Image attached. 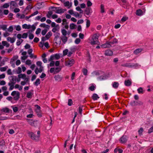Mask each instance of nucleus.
I'll return each mask as SVG.
<instances>
[{"label": "nucleus", "mask_w": 153, "mask_h": 153, "mask_svg": "<svg viewBox=\"0 0 153 153\" xmlns=\"http://www.w3.org/2000/svg\"><path fill=\"white\" fill-rule=\"evenodd\" d=\"M153 132V126H152L148 130V133H150Z\"/></svg>", "instance_id": "64"}, {"label": "nucleus", "mask_w": 153, "mask_h": 153, "mask_svg": "<svg viewBox=\"0 0 153 153\" xmlns=\"http://www.w3.org/2000/svg\"><path fill=\"white\" fill-rule=\"evenodd\" d=\"M7 67V66H6L4 67H1L0 68V71L1 72L5 71L6 70Z\"/></svg>", "instance_id": "41"}, {"label": "nucleus", "mask_w": 153, "mask_h": 153, "mask_svg": "<svg viewBox=\"0 0 153 153\" xmlns=\"http://www.w3.org/2000/svg\"><path fill=\"white\" fill-rule=\"evenodd\" d=\"M11 107L13 108V111L14 112H16L18 111V108L17 107L13 106H12Z\"/></svg>", "instance_id": "42"}, {"label": "nucleus", "mask_w": 153, "mask_h": 153, "mask_svg": "<svg viewBox=\"0 0 153 153\" xmlns=\"http://www.w3.org/2000/svg\"><path fill=\"white\" fill-rule=\"evenodd\" d=\"M83 107V106H80L79 108V112L81 114L82 113Z\"/></svg>", "instance_id": "46"}, {"label": "nucleus", "mask_w": 153, "mask_h": 153, "mask_svg": "<svg viewBox=\"0 0 153 153\" xmlns=\"http://www.w3.org/2000/svg\"><path fill=\"white\" fill-rule=\"evenodd\" d=\"M2 43L3 46H6L7 48H8L9 47L10 44L8 43L6 41H3L2 42Z\"/></svg>", "instance_id": "31"}, {"label": "nucleus", "mask_w": 153, "mask_h": 153, "mask_svg": "<svg viewBox=\"0 0 153 153\" xmlns=\"http://www.w3.org/2000/svg\"><path fill=\"white\" fill-rule=\"evenodd\" d=\"M7 28V25H1V29H2L3 30H5Z\"/></svg>", "instance_id": "50"}, {"label": "nucleus", "mask_w": 153, "mask_h": 153, "mask_svg": "<svg viewBox=\"0 0 153 153\" xmlns=\"http://www.w3.org/2000/svg\"><path fill=\"white\" fill-rule=\"evenodd\" d=\"M61 70V68L59 67H56L55 69V71L54 72V74H56L58 73Z\"/></svg>", "instance_id": "38"}, {"label": "nucleus", "mask_w": 153, "mask_h": 153, "mask_svg": "<svg viewBox=\"0 0 153 153\" xmlns=\"http://www.w3.org/2000/svg\"><path fill=\"white\" fill-rule=\"evenodd\" d=\"M26 120L27 122L32 126L36 127L38 126V121L37 120L27 119Z\"/></svg>", "instance_id": "4"}, {"label": "nucleus", "mask_w": 153, "mask_h": 153, "mask_svg": "<svg viewBox=\"0 0 153 153\" xmlns=\"http://www.w3.org/2000/svg\"><path fill=\"white\" fill-rule=\"evenodd\" d=\"M143 49L142 48H140L136 49L134 51V53L135 55H137L142 51Z\"/></svg>", "instance_id": "13"}, {"label": "nucleus", "mask_w": 153, "mask_h": 153, "mask_svg": "<svg viewBox=\"0 0 153 153\" xmlns=\"http://www.w3.org/2000/svg\"><path fill=\"white\" fill-rule=\"evenodd\" d=\"M1 111L5 113H8L9 111V110L7 108H3L1 110Z\"/></svg>", "instance_id": "45"}, {"label": "nucleus", "mask_w": 153, "mask_h": 153, "mask_svg": "<svg viewBox=\"0 0 153 153\" xmlns=\"http://www.w3.org/2000/svg\"><path fill=\"white\" fill-rule=\"evenodd\" d=\"M60 34L58 32H56L54 34L55 37L54 38H59Z\"/></svg>", "instance_id": "47"}, {"label": "nucleus", "mask_w": 153, "mask_h": 153, "mask_svg": "<svg viewBox=\"0 0 153 153\" xmlns=\"http://www.w3.org/2000/svg\"><path fill=\"white\" fill-rule=\"evenodd\" d=\"M85 13L88 16L90 15L91 13L92 12V10L90 7H87L85 10Z\"/></svg>", "instance_id": "10"}, {"label": "nucleus", "mask_w": 153, "mask_h": 153, "mask_svg": "<svg viewBox=\"0 0 153 153\" xmlns=\"http://www.w3.org/2000/svg\"><path fill=\"white\" fill-rule=\"evenodd\" d=\"M51 8L52 9L55 8L56 9V13H63L66 10L65 9H58V8L57 7H55L53 6L51 7Z\"/></svg>", "instance_id": "5"}, {"label": "nucleus", "mask_w": 153, "mask_h": 153, "mask_svg": "<svg viewBox=\"0 0 153 153\" xmlns=\"http://www.w3.org/2000/svg\"><path fill=\"white\" fill-rule=\"evenodd\" d=\"M34 84L35 85L37 86L40 84V79L39 78L37 79Z\"/></svg>", "instance_id": "35"}, {"label": "nucleus", "mask_w": 153, "mask_h": 153, "mask_svg": "<svg viewBox=\"0 0 153 153\" xmlns=\"http://www.w3.org/2000/svg\"><path fill=\"white\" fill-rule=\"evenodd\" d=\"M28 134L29 136L30 137V138L36 141L39 140L36 139V138L37 137V136H36V135L33 132H29L28 133Z\"/></svg>", "instance_id": "6"}, {"label": "nucleus", "mask_w": 153, "mask_h": 153, "mask_svg": "<svg viewBox=\"0 0 153 153\" xmlns=\"http://www.w3.org/2000/svg\"><path fill=\"white\" fill-rule=\"evenodd\" d=\"M54 58L56 59H58L60 58V56L59 54H56L54 55Z\"/></svg>", "instance_id": "52"}, {"label": "nucleus", "mask_w": 153, "mask_h": 153, "mask_svg": "<svg viewBox=\"0 0 153 153\" xmlns=\"http://www.w3.org/2000/svg\"><path fill=\"white\" fill-rule=\"evenodd\" d=\"M13 29V26H10L9 28L7 30V31L10 32H12Z\"/></svg>", "instance_id": "51"}, {"label": "nucleus", "mask_w": 153, "mask_h": 153, "mask_svg": "<svg viewBox=\"0 0 153 153\" xmlns=\"http://www.w3.org/2000/svg\"><path fill=\"white\" fill-rule=\"evenodd\" d=\"M99 43L98 36L96 34H94L92 37L90 42L91 44L92 45H94L98 44Z\"/></svg>", "instance_id": "2"}, {"label": "nucleus", "mask_w": 153, "mask_h": 153, "mask_svg": "<svg viewBox=\"0 0 153 153\" xmlns=\"http://www.w3.org/2000/svg\"><path fill=\"white\" fill-rule=\"evenodd\" d=\"M106 78V76H101L97 78L98 79L100 80H105Z\"/></svg>", "instance_id": "36"}, {"label": "nucleus", "mask_w": 153, "mask_h": 153, "mask_svg": "<svg viewBox=\"0 0 153 153\" xmlns=\"http://www.w3.org/2000/svg\"><path fill=\"white\" fill-rule=\"evenodd\" d=\"M61 32L63 36H66L67 34V31L64 29L61 30Z\"/></svg>", "instance_id": "39"}, {"label": "nucleus", "mask_w": 153, "mask_h": 153, "mask_svg": "<svg viewBox=\"0 0 153 153\" xmlns=\"http://www.w3.org/2000/svg\"><path fill=\"white\" fill-rule=\"evenodd\" d=\"M7 74L8 75H12L13 74L11 71V69H9L7 71Z\"/></svg>", "instance_id": "58"}, {"label": "nucleus", "mask_w": 153, "mask_h": 153, "mask_svg": "<svg viewBox=\"0 0 153 153\" xmlns=\"http://www.w3.org/2000/svg\"><path fill=\"white\" fill-rule=\"evenodd\" d=\"M35 111L36 113L37 114L38 117H42V115L40 110H35Z\"/></svg>", "instance_id": "30"}, {"label": "nucleus", "mask_w": 153, "mask_h": 153, "mask_svg": "<svg viewBox=\"0 0 153 153\" xmlns=\"http://www.w3.org/2000/svg\"><path fill=\"white\" fill-rule=\"evenodd\" d=\"M90 22L89 20L87 19L86 20V27L88 28L90 26Z\"/></svg>", "instance_id": "53"}, {"label": "nucleus", "mask_w": 153, "mask_h": 153, "mask_svg": "<svg viewBox=\"0 0 153 153\" xmlns=\"http://www.w3.org/2000/svg\"><path fill=\"white\" fill-rule=\"evenodd\" d=\"M101 46L102 48H110L111 45L110 42H107L106 43L102 45Z\"/></svg>", "instance_id": "11"}, {"label": "nucleus", "mask_w": 153, "mask_h": 153, "mask_svg": "<svg viewBox=\"0 0 153 153\" xmlns=\"http://www.w3.org/2000/svg\"><path fill=\"white\" fill-rule=\"evenodd\" d=\"M47 29H45L42 31V35L44 36L46 34L48 31V30Z\"/></svg>", "instance_id": "54"}, {"label": "nucleus", "mask_w": 153, "mask_h": 153, "mask_svg": "<svg viewBox=\"0 0 153 153\" xmlns=\"http://www.w3.org/2000/svg\"><path fill=\"white\" fill-rule=\"evenodd\" d=\"M32 8V6L31 5L29 4L28 5L26 8L25 10H29L31 9Z\"/></svg>", "instance_id": "62"}, {"label": "nucleus", "mask_w": 153, "mask_h": 153, "mask_svg": "<svg viewBox=\"0 0 153 153\" xmlns=\"http://www.w3.org/2000/svg\"><path fill=\"white\" fill-rule=\"evenodd\" d=\"M137 91L138 93L139 94H143L144 92L143 90V88L142 87H140L138 88Z\"/></svg>", "instance_id": "29"}, {"label": "nucleus", "mask_w": 153, "mask_h": 153, "mask_svg": "<svg viewBox=\"0 0 153 153\" xmlns=\"http://www.w3.org/2000/svg\"><path fill=\"white\" fill-rule=\"evenodd\" d=\"M117 39L116 38H114L113 42H110V43H111L112 44H114V43H117Z\"/></svg>", "instance_id": "56"}, {"label": "nucleus", "mask_w": 153, "mask_h": 153, "mask_svg": "<svg viewBox=\"0 0 153 153\" xmlns=\"http://www.w3.org/2000/svg\"><path fill=\"white\" fill-rule=\"evenodd\" d=\"M12 96L13 97V99L16 101H17L20 98V93L16 91H13L11 94Z\"/></svg>", "instance_id": "3"}, {"label": "nucleus", "mask_w": 153, "mask_h": 153, "mask_svg": "<svg viewBox=\"0 0 153 153\" xmlns=\"http://www.w3.org/2000/svg\"><path fill=\"white\" fill-rule=\"evenodd\" d=\"M64 4L65 7H68V8H70V7L71 6V5H70V2L68 1L64 2Z\"/></svg>", "instance_id": "23"}, {"label": "nucleus", "mask_w": 153, "mask_h": 153, "mask_svg": "<svg viewBox=\"0 0 153 153\" xmlns=\"http://www.w3.org/2000/svg\"><path fill=\"white\" fill-rule=\"evenodd\" d=\"M11 79L10 80V82L15 84L16 83V76H11Z\"/></svg>", "instance_id": "17"}, {"label": "nucleus", "mask_w": 153, "mask_h": 153, "mask_svg": "<svg viewBox=\"0 0 153 153\" xmlns=\"http://www.w3.org/2000/svg\"><path fill=\"white\" fill-rule=\"evenodd\" d=\"M143 131V129L142 128H140L138 131L139 134L140 136L142 135V133Z\"/></svg>", "instance_id": "37"}, {"label": "nucleus", "mask_w": 153, "mask_h": 153, "mask_svg": "<svg viewBox=\"0 0 153 153\" xmlns=\"http://www.w3.org/2000/svg\"><path fill=\"white\" fill-rule=\"evenodd\" d=\"M68 49H66L63 51V55L64 56H65L67 54L68 52Z\"/></svg>", "instance_id": "57"}, {"label": "nucleus", "mask_w": 153, "mask_h": 153, "mask_svg": "<svg viewBox=\"0 0 153 153\" xmlns=\"http://www.w3.org/2000/svg\"><path fill=\"white\" fill-rule=\"evenodd\" d=\"M73 103V101L71 99H69L68 100V105L70 106H71Z\"/></svg>", "instance_id": "55"}, {"label": "nucleus", "mask_w": 153, "mask_h": 153, "mask_svg": "<svg viewBox=\"0 0 153 153\" xmlns=\"http://www.w3.org/2000/svg\"><path fill=\"white\" fill-rule=\"evenodd\" d=\"M76 26L74 23H71L70 24V28L71 29H74L75 28V27Z\"/></svg>", "instance_id": "48"}, {"label": "nucleus", "mask_w": 153, "mask_h": 153, "mask_svg": "<svg viewBox=\"0 0 153 153\" xmlns=\"http://www.w3.org/2000/svg\"><path fill=\"white\" fill-rule=\"evenodd\" d=\"M54 40L55 42V43L57 44L60 45L61 43V39L59 38H56V39L54 38Z\"/></svg>", "instance_id": "15"}, {"label": "nucleus", "mask_w": 153, "mask_h": 153, "mask_svg": "<svg viewBox=\"0 0 153 153\" xmlns=\"http://www.w3.org/2000/svg\"><path fill=\"white\" fill-rule=\"evenodd\" d=\"M8 59V58L7 57H4L2 61L1 62V64L2 65H5V62H7Z\"/></svg>", "instance_id": "33"}, {"label": "nucleus", "mask_w": 153, "mask_h": 153, "mask_svg": "<svg viewBox=\"0 0 153 153\" xmlns=\"http://www.w3.org/2000/svg\"><path fill=\"white\" fill-rule=\"evenodd\" d=\"M27 34L26 33H24L23 34L22 36V38L24 39V38H26L27 37Z\"/></svg>", "instance_id": "63"}, {"label": "nucleus", "mask_w": 153, "mask_h": 153, "mask_svg": "<svg viewBox=\"0 0 153 153\" xmlns=\"http://www.w3.org/2000/svg\"><path fill=\"white\" fill-rule=\"evenodd\" d=\"M105 54L107 56H111L113 54V52L111 50H108L105 51Z\"/></svg>", "instance_id": "12"}, {"label": "nucleus", "mask_w": 153, "mask_h": 153, "mask_svg": "<svg viewBox=\"0 0 153 153\" xmlns=\"http://www.w3.org/2000/svg\"><path fill=\"white\" fill-rule=\"evenodd\" d=\"M74 63V60L73 59H69L65 62V65L70 67L72 66Z\"/></svg>", "instance_id": "8"}, {"label": "nucleus", "mask_w": 153, "mask_h": 153, "mask_svg": "<svg viewBox=\"0 0 153 153\" xmlns=\"http://www.w3.org/2000/svg\"><path fill=\"white\" fill-rule=\"evenodd\" d=\"M102 72L101 71H94L92 74L94 76H99L102 74Z\"/></svg>", "instance_id": "18"}, {"label": "nucleus", "mask_w": 153, "mask_h": 153, "mask_svg": "<svg viewBox=\"0 0 153 153\" xmlns=\"http://www.w3.org/2000/svg\"><path fill=\"white\" fill-rule=\"evenodd\" d=\"M54 78L55 81L58 82L61 81L63 78V77H62L61 75L59 74L55 75Z\"/></svg>", "instance_id": "9"}, {"label": "nucleus", "mask_w": 153, "mask_h": 153, "mask_svg": "<svg viewBox=\"0 0 153 153\" xmlns=\"http://www.w3.org/2000/svg\"><path fill=\"white\" fill-rule=\"evenodd\" d=\"M15 84L12 83L11 82H10L8 83V85L9 86H10L9 88V90L10 91H11L13 90V89L14 88V85Z\"/></svg>", "instance_id": "16"}, {"label": "nucleus", "mask_w": 153, "mask_h": 153, "mask_svg": "<svg viewBox=\"0 0 153 153\" xmlns=\"http://www.w3.org/2000/svg\"><path fill=\"white\" fill-rule=\"evenodd\" d=\"M33 94V93L28 92L27 94L26 97L28 98H30L32 97Z\"/></svg>", "instance_id": "28"}, {"label": "nucleus", "mask_w": 153, "mask_h": 153, "mask_svg": "<svg viewBox=\"0 0 153 153\" xmlns=\"http://www.w3.org/2000/svg\"><path fill=\"white\" fill-rule=\"evenodd\" d=\"M92 98L94 100H97L99 98V97L97 94H94L93 96H92Z\"/></svg>", "instance_id": "25"}, {"label": "nucleus", "mask_w": 153, "mask_h": 153, "mask_svg": "<svg viewBox=\"0 0 153 153\" xmlns=\"http://www.w3.org/2000/svg\"><path fill=\"white\" fill-rule=\"evenodd\" d=\"M23 41V40L22 39H21L20 40H17L16 43V45L18 46Z\"/></svg>", "instance_id": "49"}, {"label": "nucleus", "mask_w": 153, "mask_h": 153, "mask_svg": "<svg viewBox=\"0 0 153 153\" xmlns=\"http://www.w3.org/2000/svg\"><path fill=\"white\" fill-rule=\"evenodd\" d=\"M52 33L51 32V31H49L46 35L45 37L47 38V39H48L52 36Z\"/></svg>", "instance_id": "32"}, {"label": "nucleus", "mask_w": 153, "mask_h": 153, "mask_svg": "<svg viewBox=\"0 0 153 153\" xmlns=\"http://www.w3.org/2000/svg\"><path fill=\"white\" fill-rule=\"evenodd\" d=\"M80 42V40L79 38H77L76 39V40L75 41V43L76 44H79Z\"/></svg>", "instance_id": "61"}, {"label": "nucleus", "mask_w": 153, "mask_h": 153, "mask_svg": "<svg viewBox=\"0 0 153 153\" xmlns=\"http://www.w3.org/2000/svg\"><path fill=\"white\" fill-rule=\"evenodd\" d=\"M82 72L83 74L85 75H87L88 71L87 69L85 68L83 69Z\"/></svg>", "instance_id": "59"}, {"label": "nucleus", "mask_w": 153, "mask_h": 153, "mask_svg": "<svg viewBox=\"0 0 153 153\" xmlns=\"http://www.w3.org/2000/svg\"><path fill=\"white\" fill-rule=\"evenodd\" d=\"M7 40L8 41L10 42L11 43H13L15 42V39L13 38H12L10 37H9L7 38Z\"/></svg>", "instance_id": "24"}, {"label": "nucleus", "mask_w": 153, "mask_h": 153, "mask_svg": "<svg viewBox=\"0 0 153 153\" xmlns=\"http://www.w3.org/2000/svg\"><path fill=\"white\" fill-rule=\"evenodd\" d=\"M129 104L131 106H136L142 105L143 103L141 101H132L130 102Z\"/></svg>", "instance_id": "7"}, {"label": "nucleus", "mask_w": 153, "mask_h": 153, "mask_svg": "<svg viewBox=\"0 0 153 153\" xmlns=\"http://www.w3.org/2000/svg\"><path fill=\"white\" fill-rule=\"evenodd\" d=\"M18 58V56L17 55L14 56L13 57L11 58L10 61V63L12 64V63L16 60H17Z\"/></svg>", "instance_id": "20"}, {"label": "nucleus", "mask_w": 153, "mask_h": 153, "mask_svg": "<svg viewBox=\"0 0 153 153\" xmlns=\"http://www.w3.org/2000/svg\"><path fill=\"white\" fill-rule=\"evenodd\" d=\"M142 13L143 12L142 10L140 9L137 10L136 12V14L138 16L141 15L142 14Z\"/></svg>", "instance_id": "26"}, {"label": "nucleus", "mask_w": 153, "mask_h": 153, "mask_svg": "<svg viewBox=\"0 0 153 153\" xmlns=\"http://www.w3.org/2000/svg\"><path fill=\"white\" fill-rule=\"evenodd\" d=\"M124 83L125 85L130 86L131 84V82L128 79L125 80Z\"/></svg>", "instance_id": "22"}, {"label": "nucleus", "mask_w": 153, "mask_h": 153, "mask_svg": "<svg viewBox=\"0 0 153 153\" xmlns=\"http://www.w3.org/2000/svg\"><path fill=\"white\" fill-rule=\"evenodd\" d=\"M62 25L68 24V23L67 22V20L65 19H64L62 20Z\"/></svg>", "instance_id": "40"}, {"label": "nucleus", "mask_w": 153, "mask_h": 153, "mask_svg": "<svg viewBox=\"0 0 153 153\" xmlns=\"http://www.w3.org/2000/svg\"><path fill=\"white\" fill-rule=\"evenodd\" d=\"M127 141L126 136H123L120 139V141L121 143H124Z\"/></svg>", "instance_id": "14"}, {"label": "nucleus", "mask_w": 153, "mask_h": 153, "mask_svg": "<svg viewBox=\"0 0 153 153\" xmlns=\"http://www.w3.org/2000/svg\"><path fill=\"white\" fill-rule=\"evenodd\" d=\"M100 9H101V12L102 13H104L105 12L104 10V5L102 4L100 6Z\"/></svg>", "instance_id": "44"}, {"label": "nucleus", "mask_w": 153, "mask_h": 153, "mask_svg": "<svg viewBox=\"0 0 153 153\" xmlns=\"http://www.w3.org/2000/svg\"><path fill=\"white\" fill-rule=\"evenodd\" d=\"M61 39L64 44H65L68 41V38L66 36L62 37Z\"/></svg>", "instance_id": "19"}, {"label": "nucleus", "mask_w": 153, "mask_h": 153, "mask_svg": "<svg viewBox=\"0 0 153 153\" xmlns=\"http://www.w3.org/2000/svg\"><path fill=\"white\" fill-rule=\"evenodd\" d=\"M26 75L25 74H19L18 75V76L19 78H22L24 79L26 77Z\"/></svg>", "instance_id": "43"}, {"label": "nucleus", "mask_w": 153, "mask_h": 153, "mask_svg": "<svg viewBox=\"0 0 153 153\" xmlns=\"http://www.w3.org/2000/svg\"><path fill=\"white\" fill-rule=\"evenodd\" d=\"M87 6L88 7H90L92 5V3L90 1H87Z\"/></svg>", "instance_id": "60"}, {"label": "nucleus", "mask_w": 153, "mask_h": 153, "mask_svg": "<svg viewBox=\"0 0 153 153\" xmlns=\"http://www.w3.org/2000/svg\"><path fill=\"white\" fill-rule=\"evenodd\" d=\"M121 66L123 67H128V68H136L139 66L137 63H126L123 64L121 65Z\"/></svg>", "instance_id": "1"}, {"label": "nucleus", "mask_w": 153, "mask_h": 153, "mask_svg": "<svg viewBox=\"0 0 153 153\" xmlns=\"http://www.w3.org/2000/svg\"><path fill=\"white\" fill-rule=\"evenodd\" d=\"M70 49L72 52H74L76 50L77 48L76 46H73L71 47Z\"/></svg>", "instance_id": "34"}, {"label": "nucleus", "mask_w": 153, "mask_h": 153, "mask_svg": "<svg viewBox=\"0 0 153 153\" xmlns=\"http://www.w3.org/2000/svg\"><path fill=\"white\" fill-rule=\"evenodd\" d=\"M119 85V84L118 82H114L113 83L112 85V87L113 88L116 89L118 87Z\"/></svg>", "instance_id": "27"}, {"label": "nucleus", "mask_w": 153, "mask_h": 153, "mask_svg": "<svg viewBox=\"0 0 153 153\" xmlns=\"http://www.w3.org/2000/svg\"><path fill=\"white\" fill-rule=\"evenodd\" d=\"M39 26L41 27H45L46 29H49L50 27V26L49 25H46L45 23H42Z\"/></svg>", "instance_id": "21"}]
</instances>
